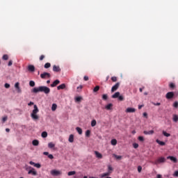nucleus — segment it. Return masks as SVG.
I'll use <instances>...</instances> for the list:
<instances>
[{
  "label": "nucleus",
  "mask_w": 178,
  "mask_h": 178,
  "mask_svg": "<svg viewBox=\"0 0 178 178\" xmlns=\"http://www.w3.org/2000/svg\"><path fill=\"white\" fill-rule=\"evenodd\" d=\"M8 120V116H5L2 118V123H5Z\"/></svg>",
  "instance_id": "obj_44"
},
{
  "label": "nucleus",
  "mask_w": 178,
  "mask_h": 178,
  "mask_svg": "<svg viewBox=\"0 0 178 178\" xmlns=\"http://www.w3.org/2000/svg\"><path fill=\"white\" fill-rule=\"evenodd\" d=\"M119 101H124V97L122 95L118 96Z\"/></svg>",
  "instance_id": "obj_41"
},
{
  "label": "nucleus",
  "mask_w": 178,
  "mask_h": 178,
  "mask_svg": "<svg viewBox=\"0 0 178 178\" xmlns=\"http://www.w3.org/2000/svg\"><path fill=\"white\" fill-rule=\"evenodd\" d=\"M42 137L43 138H47V137H48V133H47V131H43L42 133Z\"/></svg>",
  "instance_id": "obj_26"
},
{
  "label": "nucleus",
  "mask_w": 178,
  "mask_h": 178,
  "mask_svg": "<svg viewBox=\"0 0 178 178\" xmlns=\"http://www.w3.org/2000/svg\"><path fill=\"white\" fill-rule=\"evenodd\" d=\"M59 83H60V81L56 79L52 83V84H51V87H56Z\"/></svg>",
  "instance_id": "obj_14"
},
{
  "label": "nucleus",
  "mask_w": 178,
  "mask_h": 178,
  "mask_svg": "<svg viewBox=\"0 0 178 178\" xmlns=\"http://www.w3.org/2000/svg\"><path fill=\"white\" fill-rule=\"evenodd\" d=\"M166 161V159L165 157H159L154 161V165H159V163H164Z\"/></svg>",
  "instance_id": "obj_3"
},
{
  "label": "nucleus",
  "mask_w": 178,
  "mask_h": 178,
  "mask_svg": "<svg viewBox=\"0 0 178 178\" xmlns=\"http://www.w3.org/2000/svg\"><path fill=\"white\" fill-rule=\"evenodd\" d=\"M81 99H83L82 97H76L75 98V102H81Z\"/></svg>",
  "instance_id": "obj_25"
},
{
  "label": "nucleus",
  "mask_w": 178,
  "mask_h": 178,
  "mask_svg": "<svg viewBox=\"0 0 178 178\" xmlns=\"http://www.w3.org/2000/svg\"><path fill=\"white\" fill-rule=\"evenodd\" d=\"M148 133H149V134H154V130L149 131Z\"/></svg>",
  "instance_id": "obj_59"
},
{
  "label": "nucleus",
  "mask_w": 178,
  "mask_h": 178,
  "mask_svg": "<svg viewBox=\"0 0 178 178\" xmlns=\"http://www.w3.org/2000/svg\"><path fill=\"white\" fill-rule=\"evenodd\" d=\"M2 58L3 60H8L9 59V56H8V54H4Z\"/></svg>",
  "instance_id": "obj_34"
},
{
  "label": "nucleus",
  "mask_w": 178,
  "mask_h": 178,
  "mask_svg": "<svg viewBox=\"0 0 178 178\" xmlns=\"http://www.w3.org/2000/svg\"><path fill=\"white\" fill-rule=\"evenodd\" d=\"M40 110H38V107H37V105L35 104L33 106V110L31 114V118H32L33 120H38V119H40V117L38 115H37V113Z\"/></svg>",
  "instance_id": "obj_2"
},
{
  "label": "nucleus",
  "mask_w": 178,
  "mask_h": 178,
  "mask_svg": "<svg viewBox=\"0 0 178 178\" xmlns=\"http://www.w3.org/2000/svg\"><path fill=\"white\" fill-rule=\"evenodd\" d=\"M143 170V167H141L140 165L138 166V173H141V171Z\"/></svg>",
  "instance_id": "obj_43"
},
{
  "label": "nucleus",
  "mask_w": 178,
  "mask_h": 178,
  "mask_svg": "<svg viewBox=\"0 0 178 178\" xmlns=\"http://www.w3.org/2000/svg\"><path fill=\"white\" fill-rule=\"evenodd\" d=\"M48 147H49V148H54V147H55V144H54V143H52V142L49 143Z\"/></svg>",
  "instance_id": "obj_30"
},
{
  "label": "nucleus",
  "mask_w": 178,
  "mask_h": 178,
  "mask_svg": "<svg viewBox=\"0 0 178 178\" xmlns=\"http://www.w3.org/2000/svg\"><path fill=\"white\" fill-rule=\"evenodd\" d=\"M111 173H112V172H105L101 175V177H105L106 176H109L111 175Z\"/></svg>",
  "instance_id": "obj_23"
},
{
  "label": "nucleus",
  "mask_w": 178,
  "mask_h": 178,
  "mask_svg": "<svg viewBox=\"0 0 178 178\" xmlns=\"http://www.w3.org/2000/svg\"><path fill=\"white\" fill-rule=\"evenodd\" d=\"M53 72H56V73H59L60 72V67L58 65L53 66Z\"/></svg>",
  "instance_id": "obj_12"
},
{
  "label": "nucleus",
  "mask_w": 178,
  "mask_h": 178,
  "mask_svg": "<svg viewBox=\"0 0 178 178\" xmlns=\"http://www.w3.org/2000/svg\"><path fill=\"white\" fill-rule=\"evenodd\" d=\"M40 77L41 79H49L51 78V74L48 73V72H44L42 74H40Z\"/></svg>",
  "instance_id": "obj_6"
},
{
  "label": "nucleus",
  "mask_w": 178,
  "mask_h": 178,
  "mask_svg": "<svg viewBox=\"0 0 178 178\" xmlns=\"http://www.w3.org/2000/svg\"><path fill=\"white\" fill-rule=\"evenodd\" d=\"M120 95V92H117L112 95V98H119Z\"/></svg>",
  "instance_id": "obj_19"
},
{
  "label": "nucleus",
  "mask_w": 178,
  "mask_h": 178,
  "mask_svg": "<svg viewBox=\"0 0 178 178\" xmlns=\"http://www.w3.org/2000/svg\"><path fill=\"white\" fill-rule=\"evenodd\" d=\"M65 88H66V85L65 83H63L61 85H59L57 87V90H65Z\"/></svg>",
  "instance_id": "obj_16"
},
{
  "label": "nucleus",
  "mask_w": 178,
  "mask_h": 178,
  "mask_svg": "<svg viewBox=\"0 0 178 178\" xmlns=\"http://www.w3.org/2000/svg\"><path fill=\"white\" fill-rule=\"evenodd\" d=\"M173 176H175V177H178V171H175Z\"/></svg>",
  "instance_id": "obj_56"
},
{
  "label": "nucleus",
  "mask_w": 178,
  "mask_h": 178,
  "mask_svg": "<svg viewBox=\"0 0 178 178\" xmlns=\"http://www.w3.org/2000/svg\"><path fill=\"white\" fill-rule=\"evenodd\" d=\"M127 113H134L136 112V108H127L125 111Z\"/></svg>",
  "instance_id": "obj_11"
},
{
  "label": "nucleus",
  "mask_w": 178,
  "mask_h": 178,
  "mask_svg": "<svg viewBox=\"0 0 178 178\" xmlns=\"http://www.w3.org/2000/svg\"><path fill=\"white\" fill-rule=\"evenodd\" d=\"M108 172H113V168H112L111 165L108 166Z\"/></svg>",
  "instance_id": "obj_45"
},
{
  "label": "nucleus",
  "mask_w": 178,
  "mask_h": 178,
  "mask_svg": "<svg viewBox=\"0 0 178 178\" xmlns=\"http://www.w3.org/2000/svg\"><path fill=\"white\" fill-rule=\"evenodd\" d=\"M48 158H49V159H54V155H52V154H49V155H48Z\"/></svg>",
  "instance_id": "obj_51"
},
{
  "label": "nucleus",
  "mask_w": 178,
  "mask_h": 178,
  "mask_svg": "<svg viewBox=\"0 0 178 178\" xmlns=\"http://www.w3.org/2000/svg\"><path fill=\"white\" fill-rule=\"evenodd\" d=\"M44 155H49V153L48 152H44L43 153Z\"/></svg>",
  "instance_id": "obj_61"
},
{
  "label": "nucleus",
  "mask_w": 178,
  "mask_h": 178,
  "mask_svg": "<svg viewBox=\"0 0 178 178\" xmlns=\"http://www.w3.org/2000/svg\"><path fill=\"white\" fill-rule=\"evenodd\" d=\"M95 154L96 155V157L98 158L99 159H102V154L99 152L95 151Z\"/></svg>",
  "instance_id": "obj_15"
},
{
  "label": "nucleus",
  "mask_w": 178,
  "mask_h": 178,
  "mask_svg": "<svg viewBox=\"0 0 178 178\" xmlns=\"http://www.w3.org/2000/svg\"><path fill=\"white\" fill-rule=\"evenodd\" d=\"M83 80H84L85 81H88V76H85L83 77Z\"/></svg>",
  "instance_id": "obj_55"
},
{
  "label": "nucleus",
  "mask_w": 178,
  "mask_h": 178,
  "mask_svg": "<svg viewBox=\"0 0 178 178\" xmlns=\"http://www.w3.org/2000/svg\"><path fill=\"white\" fill-rule=\"evenodd\" d=\"M153 105H154L155 106H159L161 105V103L158 102V103H152Z\"/></svg>",
  "instance_id": "obj_52"
},
{
  "label": "nucleus",
  "mask_w": 178,
  "mask_h": 178,
  "mask_svg": "<svg viewBox=\"0 0 178 178\" xmlns=\"http://www.w3.org/2000/svg\"><path fill=\"white\" fill-rule=\"evenodd\" d=\"M143 133H144V134H145V135H148V134H149L148 131H144Z\"/></svg>",
  "instance_id": "obj_64"
},
{
  "label": "nucleus",
  "mask_w": 178,
  "mask_h": 178,
  "mask_svg": "<svg viewBox=\"0 0 178 178\" xmlns=\"http://www.w3.org/2000/svg\"><path fill=\"white\" fill-rule=\"evenodd\" d=\"M45 58V56L44 55H41L40 56V60H44V59Z\"/></svg>",
  "instance_id": "obj_49"
},
{
  "label": "nucleus",
  "mask_w": 178,
  "mask_h": 178,
  "mask_svg": "<svg viewBox=\"0 0 178 178\" xmlns=\"http://www.w3.org/2000/svg\"><path fill=\"white\" fill-rule=\"evenodd\" d=\"M172 120H173V122H175V123H177V122H178V115H176V114L173 115Z\"/></svg>",
  "instance_id": "obj_18"
},
{
  "label": "nucleus",
  "mask_w": 178,
  "mask_h": 178,
  "mask_svg": "<svg viewBox=\"0 0 178 178\" xmlns=\"http://www.w3.org/2000/svg\"><path fill=\"white\" fill-rule=\"evenodd\" d=\"M90 134H91V131L87 130L86 131V137H90Z\"/></svg>",
  "instance_id": "obj_35"
},
{
  "label": "nucleus",
  "mask_w": 178,
  "mask_h": 178,
  "mask_svg": "<svg viewBox=\"0 0 178 178\" xmlns=\"http://www.w3.org/2000/svg\"><path fill=\"white\" fill-rule=\"evenodd\" d=\"M33 145L37 146L40 144V142L38 140H33L32 142Z\"/></svg>",
  "instance_id": "obj_24"
},
{
  "label": "nucleus",
  "mask_w": 178,
  "mask_h": 178,
  "mask_svg": "<svg viewBox=\"0 0 178 178\" xmlns=\"http://www.w3.org/2000/svg\"><path fill=\"white\" fill-rule=\"evenodd\" d=\"M76 130L79 133V134H80V135L83 134V129H81V128L77 127L76 128Z\"/></svg>",
  "instance_id": "obj_22"
},
{
  "label": "nucleus",
  "mask_w": 178,
  "mask_h": 178,
  "mask_svg": "<svg viewBox=\"0 0 178 178\" xmlns=\"http://www.w3.org/2000/svg\"><path fill=\"white\" fill-rule=\"evenodd\" d=\"M67 175H68L69 176H73V175H76V171H70V172H69L67 173Z\"/></svg>",
  "instance_id": "obj_37"
},
{
  "label": "nucleus",
  "mask_w": 178,
  "mask_h": 178,
  "mask_svg": "<svg viewBox=\"0 0 178 178\" xmlns=\"http://www.w3.org/2000/svg\"><path fill=\"white\" fill-rule=\"evenodd\" d=\"M29 106H31V105H34V102H30L29 104H28Z\"/></svg>",
  "instance_id": "obj_57"
},
{
  "label": "nucleus",
  "mask_w": 178,
  "mask_h": 178,
  "mask_svg": "<svg viewBox=\"0 0 178 178\" xmlns=\"http://www.w3.org/2000/svg\"><path fill=\"white\" fill-rule=\"evenodd\" d=\"M144 118H147L148 116V114L147 113H143Z\"/></svg>",
  "instance_id": "obj_60"
},
{
  "label": "nucleus",
  "mask_w": 178,
  "mask_h": 178,
  "mask_svg": "<svg viewBox=\"0 0 178 178\" xmlns=\"http://www.w3.org/2000/svg\"><path fill=\"white\" fill-rule=\"evenodd\" d=\"M17 92H22V89H20V88H17Z\"/></svg>",
  "instance_id": "obj_62"
},
{
  "label": "nucleus",
  "mask_w": 178,
  "mask_h": 178,
  "mask_svg": "<svg viewBox=\"0 0 178 178\" xmlns=\"http://www.w3.org/2000/svg\"><path fill=\"white\" fill-rule=\"evenodd\" d=\"M134 148H138V143H134Z\"/></svg>",
  "instance_id": "obj_53"
},
{
  "label": "nucleus",
  "mask_w": 178,
  "mask_h": 178,
  "mask_svg": "<svg viewBox=\"0 0 178 178\" xmlns=\"http://www.w3.org/2000/svg\"><path fill=\"white\" fill-rule=\"evenodd\" d=\"M29 163L35 168H38V169H40V168H41V164L40 163H35L33 161H30Z\"/></svg>",
  "instance_id": "obj_13"
},
{
  "label": "nucleus",
  "mask_w": 178,
  "mask_h": 178,
  "mask_svg": "<svg viewBox=\"0 0 178 178\" xmlns=\"http://www.w3.org/2000/svg\"><path fill=\"white\" fill-rule=\"evenodd\" d=\"M166 99H173L175 98V92H168L165 95Z\"/></svg>",
  "instance_id": "obj_4"
},
{
  "label": "nucleus",
  "mask_w": 178,
  "mask_h": 178,
  "mask_svg": "<svg viewBox=\"0 0 178 178\" xmlns=\"http://www.w3.org/2000/svg\"><path fill=\"white\" fill-rule=\"evenodd\" d=\"M28 175H33V176H37V171H35V169L31 168L29 172Z\"/></svg>",
  "instance_id": "obj_9"
},
{
  "label": "nucleus",
  "mask_w": 178,
  "mask_h": 178,
  "mask_svg": "<svg viewBox=\"0 0 178 178\" xmlns=\"http://www.w3.org/2000/svg\"><path fill=\"white\" fill-rule=\"evenodd\" d=\"M138 140H139L141 143H144V137L138 136Z\"/></svg>",
  "instance_id": "obj_39"
},
{
  "label": "nucleus",
  "mask_w": 178,
  "mask_h": 178,
  "mask_svg": "<svg viewBox=\"0 0 178 178\" xmlns=\"http://www.w3.org/2000/svg\"><path fill=\"white\" fill-rule=\"evenodd\" d=\"M114 157L116 159H122V156H118L116 154H114Z\"/></svg>",
  "instance_id": "obj_48"
},
{
  "label": "nucleus",
  "mask_w": 178,
  "mask_h": 178,
  "mask_svg": "<svg viewBox=\"0 0 178 178\" xmlns=\"http://www.w3.org/2000/svg\"><path fill=\"white\" fill-rule=\"evenodd\" d=\"M68 141L70 143H73V141H74V136H73V134H71L69 137Z\"/></svg>",
  "instance_id": "obj_17"
},
{
  "label": "nucleus",
  "mask_w": 178,
  "mask_h": 178,
  "mask_svg": "<svg viewBox=\"0 0 178 178\" xmlns=\"http://www.w3.org/2000/svg\"><path fill=\"white\" fill-rule=\"evenodd\" d=\"M56 108H58V105H56V104H53L51 106V111L55 112V111H56Z\"/></svg>",
  "instance_id": "obj_21"
},
{
  "label": "nucleus",
  "mask_w": 178,
  "mask_h": 178,
  "mask_svg": "<svg viewBox=\"0 0 178 178\" xmlns=\"http://www.w3.org/2000/svg\"><path fill=\"white\" fill-rule=\"evenodd\" d=\"M156 177H157V178H162V175H161L159 174V175H157Z\"/></svg>",
  "instance_id": "obj_63"
},
{
  "label": "nucleus",
  "mask_w": 178,
  "mask_h": 178,
  "mask_svg": "<svg viewBox=\"0 0 178 178\" xmlns=\"http://www.w3.org/2000/svg\"><path fill=\"white\" fill-rule=\"evenodd\" d=\"M112 106H113V104H108L106 106V109H107V111H111V109H112Z\"/></svg>",
  "instance_id": "obj_20"
},
{
  "label": "nucleus",
  "mask_w": 178,
  "mask_h": 178,
  "mask_svg": "<svg viewBox=\"0 0 178 178\" xmlns=\"http://www.w3.org/2000/svg\"><path fill=\"white\" fill-rule=\"evenodd\" d=\"M167 159H170L174 163H177V159L173 156H168Z\"/></svg>",
  "instance_id": "obj_8"
},
{
  "label": "nucleus",
  "mask_w": 178,
  "mask_h": 178,
  "mask_svg": "<svg viewBox=\"0 0 178 178\" xmlns=\"http://www.w3.org/2000/svg\"><path fill=\"white\" fill-rule=\"evenodd\" d=\"M32 92L37 94V92H44V94H49L51 92V89L47 86H40L38 88H34L32 90Z\"/></svg>",
  "instance_id": "obj_1"
},
{
  "label": "nucleus",
  "mask_w": 178,
  "mask_h": 178,
  "mask_svg": "<svg viewBox=\"0 0 178 178\" xmlns=\"http://www.w3.org/2000/svg\"><path fill=\"white\" fill-rule=\"evenodd\" d=\"M102 99H104V101H106V99H108V95H103Z\"/></svg>",
  "instance_id": "obj_40"
},
{
  "label": "nucleus",
  "mask_w": 178,
  "mask_h": 178,
  "mask_svg": "<svg viewBox=\"0 0 178 178\" xmlns=\"http://www.w3.org/2000/svg\"><path fill=\"white\" fill-rule=\"evenodd\" d=\"M28 70L29 72H35V67H34V65H28Z\"/></svg>",
  "instance_id": "obj_10"
},
{
  "label": "nucleus",
  "mask_w": 178,
  "mask_h": 178,
  "mask_svg": "<svg viewBox=\"0 0 178 178\" xmlns=\"http://www.w3.org/2000/svg\"><path fill=\"white\" fill-rule=\"evenodd\" d=\"M44 67V69H49V67H51V63H45Z\"/></svg>",
  "instance_id": "obj_28"
},
{
  "label": "nucleus",
  "mask_w": 178,
  "mask_h": 178,
  "mask_svg": "<svg viewBox=\"0 0 178 178\" xmlns=\"http://www.w3.org/2000/svg\"><path fill=\"white\" fill-rule=\"evenodd\" d=\"M29 86L30 87H34L35 86V82H34V81H30Z\"/></svg>",
  "instance_id": "obj_32"
},
{
  "label": "nucleus",
  "mask_w": 178,
  "mask_h": 178,
  "mask_svg": "<svg viewBox=\"0 0 178 178\" xmlns=\"http://www.w3.org/2000/svg\"><path fill=\"white\" fill-rule=\"evenodd\" d=\"M111 80H112V81H113L115 83V82L118 81V77L113 76V77H111Z\"/></svg>",
  "instance_id": "obj_42"
},
{
  "label": "nucleus",
  "mask_w": 178,
  "mask_h": 178,
  "mask_svg": "<svg viewBox=\"0 0 178 178\" xmlns=\"http://www.w3.org/2000/svg\"><path fill=\"white\" fill-rule=\"evenodd\" d=\"M51 175L52 176H59V175H62V172L59 170H52L51 171Z\"/></svg>",
  "instance_id": "obj_5"
},
{
  "label": "nucleus",
  "mask_w": 178,
  "mask_h": 178,
  "mask_svg": "<svg viewBox=\"0 0 178 178\" xmlns=\"http://www.w3.org/2000/svg\"><path fill=\"white\" fill-rule=\"evenodd\" d=\"M13 64L12 60H10L9 62H8V66H12V65Z\"/></svg>",
  "instance_id": "obj_54"
},
{
  "label": "nucleus",
  "mask_w": 178,
  "mask_h": 178,
  "mask_svg": "<svg viewBox=\"0 0 178 178\" xmlns=\"http://www.w3.org/2000/svg\"><path fill=\"white\" fill-rule=\"evenodd\" d=\"M20 83H19V82H17L15 84V87L17 89V88H20Z\"/></svg>",
  "instance_id": "obj_46"
},
{
  "label": "nucleus",
  "mask_w": 178,
  "mask_h": 178,
  "mask_svg": "<svg viewBox=\"0 0 178 178\" xmlns=\"http://www.w3.org/2000/svg\"><path fill=\"white\" fill-rule=\"evenodd\" d=\"M118 144V140L116 139L111 140V145H116Z\"/></svg>",
  "instance_id": "obj_31"
},
{
  "label": "nucleus",
  "mask_w": 178,
  "mask_h": 178,
  "mask_svg": "<svg viewBox=\"0 0 178 178\" xmlns=\"http://www.w3.org/2000/svg\"><path fill=\"white\" fill-rule=\"evenodd\" d=\"M144 88H145V87L140 88L139 89L140 92H143V90H144Z\"/></svg>",
  "instance_id": "obj_58"
},
{
  "label": "nucleus",
  "mask_w": 178,
  "mask_h": 178,
  "mask_svg": "<svg viewBox=\"0 0 178 178\" xmlns=\"http://www.w3.org/2000/svg\"><path fill=\"white\" fill-rule=\"evenodd\" d=\"M120 86V83L118 82L117 83H115V86H113L111 88V92H115V91H116Z\"/></svg>",
  "instance_id": "obj_7"
},
{
  "label": "nucleus",
  "mask_w": 178,
  "mask_h": 178,
  "mask_svg": "<svg viewBox=\"0 0 178 178\" xmlns=\"http://www.w3.org/2000/svg\"><path fill=\"white\" fill-rule=\"evenodd\" d=\"M94 92H97V91H99V86H97L93 89Z\"/></svg>",
  "instance_id": "obj_38"
},
{
  "label": "nucleus",
  "mask_w": 178,
  "mask_h": 178,
  "mask_svg": "<svg viewBox=\"0 0 178 178\" xmlns=\"http://www.w3.org/2000/svg\"><path fill=\"white\" fill-rule=\"evenodd\" d=\"M91 126L92 127H95V126H97V120H92L91 122Z\"/></svg>",
  "instance_id": "obj_27"
},
{
  "label": "nucleus",
  "mask_w": 178,
  "mask_h": 178,
  "mask_svg": "<svg viewBox=\"0 0 178 178\" xmlns=\"http://www.w3.org/2000/svg\"><path fill=\"white\" fill-rule=\"evenodd\" d=\"M169 87H170V88H171V90H173L175 88V87H176V85H175V83H170L169 84Z\"/></svg>",
  "instance_id": "obj_33"
},
{
  "label": "nucleus",
  "mask_w": 178,
  "mask_h": 178,
  "mask_svg": "<svg viewBox=\"0 0 178 178\" xmlns=\"http://www.w3.org/2000/svg\"><path fill=\"white\" fill-rule=\"evenodd\" d=\"M173 106H174V108H178V102H175V103L173 104Z\"/></svg>",
  "instance_id": "obj_47"
},
{
  "label": "nucleus",
  "mask_w": 178,
  "mask_h": 178,
  "mask_svg": "<svg viewBox=\"0 0 178 178\" xmlns=\"http://www.w3.org/2000/svg\"><path fill=\"white\" fill-rule=\"evenodd\" d=\"M156 142L157 143V144H159V145H165V142L161 141L159 140H156Z\"/></svg>",
  "instance_id": "obj_29"
},
{
  "label": "nucleus",
  "mask_w": 178,
  "mask_h": 178,
  "mask_svg": "<svg viewBox=\"0 0 178 178\" xmlns=\"http://www.w3.org/2000/svg\"><path fill=\"white\" fill-rule=\"evenodd\" d=\"M163 134L165 136V137H170V134H168L165 131H163Z\"/></svg>",
  "instance_id": "obj_36"
},
{
  "label": "nucleus",
  "mask_w": 178,
  "mask_h": 178,
  "mask_svg": "<svg viewBox=\"0 0 178 178\" xmlns=\"http://www.w3.org/2000/svg\"><path fill=\"white\" fill-rule=\"evenodd\" d=\"M4 87H5V88H10V85L9 83H5Z\"/></svg>",
  "instance_id": "obj_50"
}]
</instances>
